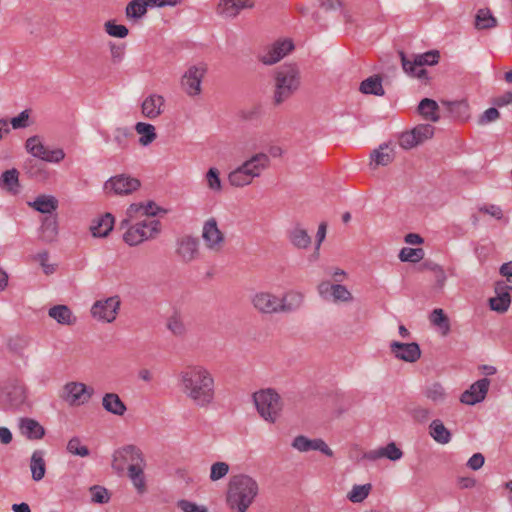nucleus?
<instances>
[{"label": "nucleus", "instance_id": "nucleus-1", "mask_svg": "<svg viewBox=\"0 0 512 512\" xmlns=\"http://www.w3.org/2000/svg\"><path fill=\"white\" fill-rule=\"evenodd\" d=\"M181 392L195 407L206 409L215 400L216 388L213 374L203 365H188L178 374Z\"/></svg>", "mask_w": 512, "mask_h": 512}, {"label": "nucleus", "instance_id": "nucleus-2", "mask_svg": "<svg viewBox=\"0 0 512 512\" xmlns=\"http://www.w3.org/2000/svg\"><path fill=\"white\" fill-rule=\"evenodd\" d=\"M112 466L118 472L128 471V477L132 481L138 493L146 491L144 475L145 460L139 448L134 445L125 446L114 453Z\"/></svg>", "mask_w": 512, "mask_h": 512}, {"label": "nucleus", "instance_id": "nucleus-3", "mask_svg": "<svg viewBox=\"0 0 512 512\" xmlns=\"http://www.w3.org/2000/svg\"><path fill=\"white\" fill-rule=\"evenodd\" d=\"M301 75L296 64H285L273 73L272 103L280 106L290 99L300 88Z\"/></svg>", "mask_w": 512, "mask_h": 512}, {"label": "nucleus", "instance_id": "nucleus-4", "mask_svg": "<svg viewBox=\"0 0 512 512\" xmlns=\"http://www.w3.org/2000/svg\"><path fill=\"white\" fill-rule=\"evenodd\" d=\"M257 482L248 475H236L229 483L227 503L232 510L246 512L258 494Z\"/></svg>", "mask_w": 512, "mask_h": 512}, {"label": "nucleus", "instance_id": "nucleus-5", "mask_svg": "<svg viewBox=\"0 0 512 512\" xmlns=\"http://www.w3.org/2000/svg\"><path fill=\"white\" fill-rule=\"evenodd\" d=\"M253 401L260 416L270 423H274L282 410L279 394L273 389L257 391L253 394Z\"/></svg>", "mask_w": 512, "mask_h": 512}, {"label": "nucleus", "instance_id": "nucleus-6", "mask_svg": "<svg viewBox=\"0 0 512 512\" xmlns=\"http://www.w3.org/2000/svg\"><path fill=\"white\" fill-rule=\"evenodd\" d=\"M403 70L410 76L419 79L428 80L427 70L423 67L425 65H435L438 63L440 54L438 51L433 50L420 55H412L408 58L403 51L399 52Z\"/></svg>", "mask_w": 512, "mask_h": 512}, {"label": "nucleus", "instance_id": "nucleus-7", "mask_svg": "<svg viewBox=\"0 0 512 512\" xmlns=\"http://www.w3.org/2000/svg\"><path fill=\"white\" fill-rule=\"evenodd\" d=\"M161 232V222L156 219H144L130 226L123 235L129 246H136L144 241L156 238Z\"/></svg>", "mask_w": 512, "mask_h": 512}, {"label": "nucleus", "instance_id": "nucleus-8", "mask_svg": "<svg viewBox=\"0 0 512 512\" xmlns=\"http://www.w3.org/2000/svg\"><path fill=\"white\" fill-rule=\"evenodd\" d=\"M206 73L207 65L204 63L190 66L181 78L183 91L191 97L200 95L202 92L201 83Z\"/></svg>", "mask_w": 512, "mask_h": 512}, {"label": "nucleus", "instance_id": "nucleus-9", "mask_svg": "<svg viewBox=\"0 0 512 512\" xmlns=\"http://www.w3.org/2000/svg\"><path fill=\"white\" fill-rule=\"evenodd\" d=\"M26 150L35 158L46 162H60L65 153L62 149L48 150L38 136L29 137L25 143Z\"/></svg>", "mask_w": 512, "mask_h": 512}, {"label": "nucleus", "instance_id": "nucleus-10", "mask_svg": "<svg viewBox=\"0 0 512 512\" xmlns=\"http://www.w3.org/2000/svg\"><path fill=\"white\" fill-rule=\"evenodd\" d=\"M94 393L93 388L81 382H69L63 388L62 398L71 406L87 403Z\"/></svg>", "mask_w": 512, "mask_h": 512}, {"label": "nucleus", "instance_id": "nucleus-11", "mask_svg": "<svg viewBox=\"0 0 512 512\" xmlns=\"http://www.w3.org/2000/svg\"><path fill=\"white\" fill-rule=\"evenodd\" d=\"M202 238L208 250L219 253L225 245L224 233L218 228L215 218L208 219L202 229Z\"/></svg>", "mask_w": 512, "mask_h": 512}, {"label": "nucleus", "instance_id": "nucleus-12", "mask_svg": "<svg viewBox=\"0 0 512 512\" xmlns=\"http://www.w3.org/2000/svg\"><path fill=\"white\" fill-rule=\"evenodd\" d=\"M140 185L137 178L121 174L108 179L104 184V191L107 194L128 195L138 190Z\"/></svg>", "mask_w": 512, "mask_h": 512}, {"label": "nucleus", "instance_id": "nucleus-13", "mask_svg": "<svg viewBox=\"0 0 512 512\" xmlns=\"http://www.w3.org/2000/svg\"><path fill=\"white\" fill-rule=\"evenodd\" d=\"M119 308L120 299L114 296L96 301L91 308V314L98 321L111 323L116 319Z\"/></svg>", "mask_w": 512, "mask_h": 512}, {"label": "nucleus", "instance_id": "nucleus-14", "mask_svg": "<svg viewBox=\"0 0 512 512\" xmlns=\"http://www.w3.org/2000/svg\"><path fill=\"white\" fill-rule=\"evenodd\" d=\"M293 49L294 44L291 40H277L259 56V60L265 65H273L280 61Z\"/></svg>", "mask_w": 512, "mask_h": 512}, {"label": "nucleus", "instance_id": "nucleus-15", "mask_svg": "<svg viewBox=\"0 0 512 512\" xmlns=\"http://www.w3.org/2000/svg\"><path fill=\"white\" fill-rule=\"evenodd\" d=\"M511 290L512 286L505 281H497L494 285L495 296L489 299L491 310L498 313L506 312L511 304Z\"/></svg>", "mask_w": 512, "mask_h": 512}, {"label": "nucleus", "instance_id": "nucleus-16", "mask_svg": "<svg viewBox=\"0 0 512 512\" xmlns=\"http://www.w3.org/2000/svg\"><path fill=\"white\" fill-rule=\"evenodd\" d=\"M253 307L262 314H276L279 313L280 300L276 295L261 291L255 293L251 298Z\"/></svg>", "mask_w": 512, "mask_h": 512}, {"label": "nucleus", "instance_id": "nucleus-17", "mask_svg": "<svg viewBox=\"0 0 512 512\" xmlns=\"http://www.w3.org/2000/svg\"><path fill=\"white\" fill-rule=\"evenodd\" d=\"M490 380L482 378L473 383L467 390L460 396V402L465 405H475L482 402L488 393Z\"/></svg>", "mask_w": 512, "mask_h": 512}, {"label": "nucleus", "instance_id": "nucleus-18", "mask_svg": "<svg viewBox=\"0 0 512 512\" xmlns=\"http://www.w3.org/2000/svg\"><path fill=\"white\" fill-rule=\"evenodd\" d=\"M177 256L185 263L196 259L199 255V240L192 236H184L177 240Z\"/></svg>", "mask_w": 512, "mask_h": 512}, {"label": "nucleus", "instance_id": "nucleus-19", "mask_svg": "<svg viewBox=\"0 0 512 512\" xmlns=\"http://www.w3.org/2000/svg\"><path fill=\"white\" fill-rule=\"evenodd\" d=\"M392 353L395 357L406 362H415L421 356V350L417 343H401L394 341L390 345Z\"/></svg>", "mask_w": 512, "mask_h": 512}, {"label": "nucleus", "instance_id": "nucleus-20", "mask_svg": "<svg viewBox=\"0 0 512 512\" xmlns=\"http://www.w3.org/2000/svg\"><path fill=\"white\" fill-rule=\"evenodd\" d=\"M293 448L300 452H307L310 450H318L327 456H332L333 452L322 439H308L303 435L294 438L292 442Z\"/></svg>", "mask_w": 512, "mask_h": 512}, {"label": "nucleus", "instance_id": "nucleus-21", "mask_svg": "<svg viewBox=\"0 0 512 512\" xmlns=\"http://www.w3.org/2000/svg\"><path fill=\"white\" fill-rule=\"evenodd\" d=\"M19 430L29 440H40L45 435L44 427L35 419L28 417L19 419Z\"/></svg>", "mask_w": 512, "mask_h": 512}, {"label": "nucleus", "instance_id": "nucleus-22", "mask_svg": "<svg viewBox=\"0 0 512 512\" xmlns=\"http://www.w3.org/2000/svg\"><path fill=\"white\" fill-rule=\"evenodd\" d=\"M254 6V0H221L218 11L225 17H236L243 9Z\"/></svg>", "mask_w": 512, "mask_h": 512}, {"label": "nucleus", "instance_id": "nucleus-23", "mask_svg": "<svg viewBox=\"0 0 512 512\" xmlns=\"http://www.w3.org/2000/svg\"><path fill=\"white\" fill-rule=\"evenodd\" d=\"M164 103L163 96L152 94L144 99L141 106L142 114L149 119H155L162 113Z\"/></svg>", "mask_w": 512, "mask_h": 512}, {"label": "nucleus", "instance_id": "nucleus-24", "mask_svg": "<svg viewBox=\"0 0 512 512\" xmlns=\"http://www.w3.org/2000/svg\"><path fill=\"white\" fill-rule=\"evenodd\" d=\"M0 188L11 195H17L20 192L19 171L16 168L6 170L1 174Z\"/></svg>", "mask_w": 512, "mask_h": 512}, {"label": "nucleus", "instance_id": "nucleus-25", "mask_svg": "<svg viewBox=\"0 0 512 512\" xmlns=\"http://www.w3.org/2000/svg\"><path fill=\"white\" fill-rule=\"evenodd\" d=\"M403 456V452L394 442L387 444L377 450H371L365 454V458L369 460H377L379 458H387L391 461H397Z\"/></svg>", "mask_w": 512, "mask_h": 512}, {"label": "nucleus", "instance_id": "nucleus-26", "mask_svg": "<svg viewBox=\"0 0 512 512\" xmlns=\"http://www.w3.org/2000/svg\"><path fill=\"white\" fill-rule=\"evenodd\" d=\"M270 164L269 156L265 153H257L251 158L246 160L241 166H247V172H250L251 177L254 179L259 177L261 173L268 168Z\"/></svg>", "mask_w": 512, "mask_h": 512}, {"label": "nucleus", "instance_id": "nucleus-27", "mask_svg": "<svg viewBox=\"0 0 512 512\" xmlns=\"http://www.w3.org/2000/svg\"><path fill=\"white\" fill-rule=\"evenodd\" d=\"M114 217L110 213L97 218L90 227L94 237H106L113 229Z\"/></svg>", "mask_w": 512, "mask_h": 512}, {"label": "nucleus", "instance_id": "nucleus-28", "mask_svg": "<svg viewBox=\"0 0 512 512\" xmlns=\"http://www.w3.org/2000/svg\"><path fill=\"white\" fill-rule=\"evenodd\" d=\"M48 315L61 325H74L77 320L71 309L66 305H55L51 307L48 311Z\"/></svg>", "mask_w": 512, "mask_h": 512}, {"label": "nucleus", "instance_id": "nucleus-29", "mask_svg": "<svg viewBox=\"0 0 512 512\" xmlns=\"http://www.w3.org/2000/svg\"><path fill=\"white\" fill-rule=\"evenodd\" d=\"M103 408L114 415L123 416L127 410L126 405L116 393H106L102 399Z\"/></svg>", "mask_w": 512, "mask_h": 512}, {"label": "nucleus", "instance_id": "nucleus-30", "mask_svg": "<svg viewBox=\"0 0 512 512\" xmlns=\"http://www.w3.org/2000/svg\"><path fill=\"white\" fill-rule=\"evenodd\" d=\"M498 25L497 19L489 8H481L475 15L474 26L477 30H488Z\"/></svg>", "mask_w": 512, "mask_h": 512}, {"label": "nucleus", "instance_id": "nucleus-31", "mask_svg": "<svg viewBox=\"0 0 512 512\" xmlns=\"http://www.w3.org/2000/svg\"><path fill=\"white\" fill-rule=\"evenodd\" d=\"M30 469L32 473V479L34 481H40L44 478L46 472V463L44 460V452L42 450H36L33 452L30 461Z\"/></svg>", "mask_w": 512, "mask_h": 512}, {"label": "nucleus", "instance_id": "nucleus-32", "mask_svg": "<svg viewBox=\"0 0 512 512\" xmlns=\"http://www.w3.org/2000/svg\"><path fill=\"white\" fill-rule=\"evenodd\" d=\"M279 313H287L298 309L303 301V295L298 292H287L283 297L279 298Z\"/></svg>", "mask_w": 512, "mask_h": 512}, {"label": "nucleus", "instance_id": "nucleus-33", "mask_svg": "<svg viewBox=\"0 0 512 512\" xmlns=\"http://www.w3.org/2000/svg\"><path fill=\"white\" fill-rule=\"evenodd\" d=\"M360 92L363 94H372L375 96H383L385 90L382 86V79L378 75L370 76L363 80L359 87Z\"/></svg>", "mask_w": 512, "mask_h": 512}, {"label": "nucleus", "instance_id": "nucleus-34", "mask_svg": "<svg viewBox=\"0 0 512 512\" xmlns=\"http://www.w3.org/2000/svg\"><path fill=\"white\" fill-rule=\"evenodd\" d=\"M288 237L292 245L298 249H307L312 242L308 232L300 226H295L289 231Z\"/></svg>", "mask_w": 512, "mask_h": 512}, {"label": "nucleus", "instance_id": "nucleus-35", "mask_svg": "<svg viewBox=\"0 0 512 512\" xmlns=\"http://www.w3.org/2000/svg\"><path fill=\"white\" fill-rule=\"evenodd\" d=\"M430 436L440 444H447L451 440V432L439 419L433 420L429 426Z\"/></svg>", "mask_w": 512, "mask_h": 512}, {"label": "nucleus", "instance_id": "nucleus-36", "mask_svg": "<svg viewBox=\"0 0 512 512\" xmlns=\"http://www.w3.org/2000/svg\"><path fill=\"white\" fill-rule=\"evenodd\" d=\"M247 166H239L228 175L229 183L234 187H243L252 183L251 173L247 172Z\"/></svg>", "mask_w": 512, "mask_h": 512}, {"label": "nucleus", "instance_id": "nucleus-37", "mask_svg": "<svg viewBox=\"0 0 512 512\" xmlns=\"http://www.w3.org/2000/svg\"><path fill=\"white\" fill-rule=\"evenodd\" d=\"M42 239L46 242H53L58 234L57 217L53 215L46 216L43 219L42 226Z\"/></svg>", "mask_w": 512, "mask_h": 512}, {"label": "nucleus", "instance_id": "nucleus-38", "mask_svg": "<svg viewBox=\"0 0 512 512\" xmlns=\"http://www.w3.org/2000/svg\"><path fill=\"white\" fill-rule=\"evenodd\" d=\"M371 159L375 162V166H386L393 161L394 150L389 145L383 144L372 152Z\"/></svg>", "mask_w": 512, "mask_h": 512}, {"label": "nucleus", "instance_id": "nucleus-39", "mask_svg": "<svg viewBox=\"0 0 512 512\" xmlns=\"http://www.w3.org/2000/svg\"><path fill=\"white\" fill-rule=\"evenodd\" d=\"M32 207L43 214H51L57 209L58 200L53 196L41 195L35 199Z\"/></svg>", "mask_w": 512, "mask_h": 512}, {"label": "nucleus", "instance_id": "nucleus-40", "mask_svg": "<svg viewBox=\"0 0 512 512\" xmlns=\"http://www.w3.org/2000/svg\"><path fill=\"white\" fill-rule=\"evenodd\" d=\"M135 130L140 135L139 143L142 146L149 145L157 137V134L155 132V127L152 124L138 122L135 126Z\"/></svg>", "mask_w": 512, "mask_h": 512}, {"label": "nucleus", "instance_id": "nucleus-41", "mask_svg": "<svg viewBox=\"0 0 512 512\" xmlns=\"http://www.w3.org/2000/svg\"><path fill=\"white\" fill-rule=\"evenodd\" d=\"M438 108L437 102L429 98L422 99L418 105L419 113L433 122L439 120V115L437 114Z\"/></svg>", "mask_w": 512, "mask_h": 512}, {"label": "nucleus", "instance_id": "nucleus-42", "mask_svg": "<svg viewBox=\"0 0 512 512\" xmlns=\"http://www.w3.org/2000/svg\"><path fill=\"white\" fill-rule=\"evenodd\" d=\"M448 111L456 118L465 120L469 117V105L466 101H442Z\"/></svg>", "mask_w": 512, "mask_h": 512}, {"label": "nucleus", "instance_id": "nucleus-43", "mask_svg": "<svg viewBox=\"0 0 512 512\" xmlns=\"http://www.w3.org/2000/svg\"><path fill=\"white\" fill-rule=\"evenodd\" d=\"M147 0H132L126 7V15L130 18H140L147 12Z\"/></svg>", "mask_w": 512, "mask_h": 512}, {"label": "nucleus", "instance_id": "nucleus-44", "mask_svg": "<svg viewBox=\"0 0 512 512\" xmlns=\"http://www.w3.org/2000/svg\"><path fill=\"white\" fill-rule=\"evenodd\" d=\"M425 396L434 403H442L446 398L444 387L438 383H432L427 386L424 392Z\"/></svg>", "mask_w": 512, "mask_h": 512}, {"label": "nucleus", "instance_id": "nucleus-45", "mask_svg": "<svg viewBox=\"0 0 512 512\" xmlns=\"http://www.w3.org/2000/svg\"><path fill=\"white\" fill-rule=\"evenodd\" d=\"M371 490L372 485L370 483L364 485H355L348 493L347 497L353 503H360L368 497Z\"/></svg>", "mask_w": 512, "mask_h": 512}, {"label": "nucleus", "instance_id": "nucleus-46", "mask_svg": "<svg viewBox=\"0 0 512 512\" xmlns=\"http://www.w3.org/2000/svg\"><path fill=\"white\" fill-rule=\"evenodd\" d=\"M430 321L433 325L443 329V334L446 335L450 330V323L444 311L440 308L434 309L430 314Z\"/></svg>", "mask_w": 512, "mask_h": 512}, {"label": "nucleus", "instance_id": "nucleus-47", "mask_svg": "<svg viewBox=\"0 0 512 512\" xmlns=\"http://www.w3.org/2000/svg\"><path fill=\"white\" fill-rule=\"evenodd\" d=\"M28 345L29 339L25 336L20 335L10 337L7 342L9 351L17 355H22L24 350L28 347Z\"/></svg>", "mask_w": 512, "mask_h": 512}, {"label": "nucleus", "instance_id": "nucleus-48", "mask_svg": "<svg viewBox=\"0 0 512 512\" xmlns=\"http://www.w3.org/2000/svg\"><path fill=\"white\" fill-rule=\"evenodd\" d=\"M423 257L424 250L422 248L404 247L399 253V258L403 262H419Z\"/></svg>", "mask_w": 512, "mask_h": 512}, {"label": "nucleus", "instance_id": "nucleus-49", "mask_svg": "<svg viewBox=\"0 0 512 512\" xmlns=\"http://www.w3.org/2000/svg\"><path fill=\"white\" fill-rule=\"evenodd\" d=\"M67 451L70 454L80 457H87L90 454L88 447L82 445L81 440L78 437H73L68 441Z\"/></svg>", "mask_w": 512, "mask_h": 512}, {"label": "nucleus", "instance_id": "nucleus-50", "mask_svg": "<svg viewBox=\"0 0 512 512\" xmlns=\"http://www.w3.org/2000/svg\"><path fill=\"white\" fill-rule=\"evenodd\" d=\"M104 28L107 34L112 37L125 38L129 30L125 25L116 24L115 21L109 20L104 24Z\"/></svg>", "mask_w": 512, "mask_h": 512}, {"label": "nucleus", "instance_id": "nucleus-51", "mask_svg": "<svg viewBox=\"0 0 512 512\" xmlns=\"http://www.w3.org/2000/svg\"><path fill=\"white\" fill-rule=\"evenodd\" d=\"M434 127L430 124H420L413 128L414 134L419 142V144L423 143L425 140H428L434 135Z\"/></svg>", "mask_w": 512, "mask_h": 512}, {"label": "nucleus", "instance_id": "nucleus-52", "mask_svg": "<svg viewBox=\"0 0 512 512\" xmlns=\"http://www.w3.org/2000/svg\"><path fill=\"white\" fill-rule=\"evenodd\" d=\"M138 216H145L144 203L131 204L126 211V218L121 222V226L123 227Z\"/></svg>", "mask_w": 512, "mask_h": 512}, {"label": "nucleus", "instance_id": "nucleus-53", "mask_svg": "<svg viewBox=\"0 0 512 512\" xmlns=\"http://www.w3.org/2000/svg\"><path fill=\"white\" fill-rule=\"evenodd\" d=\"M167 328L175 336H183L186 333V327L184 322L179 316H171L167 321Z\"/></svg>", "mask_w": 512, "mask_h": 512}, {"label": "nucleus", "instance_id": "nucleus-54", "mask_svg": "<svg viewBox=\"0 0 512 512\" xmlns=\"http://www.w3.org/2000/svg\"><path fill=\"white\" fill-rule=\"evenodd\" d=\"M229 472V465L226 462H216L212 464L210 471L211 481H218L224 478Z\"/></svg>", "mask_w": 512, "mask_h": 512}, {"label": "nucleus", "instance_id": "nucleus-55", "mask_svg": "<svg viewBox=\"0 0 512 512\" xmlns=\"http://www.w3.org/2000/svg\"><path fill=\"white\" fill-rule=\"evenodd\" d=\"M219 170L217 168H210L206 174V180L208 187L216 192H220L222 189L221 180L219 176Z\"/></svg>", "mask_w": 512, "mask_h": 512}, {"label": "nucleus", "instance_id": "nucleus-56", "mask_svg": "<svg viewBox=\"0 0 512 512\" xmlns=\"http://www.w3.org/2000/svg\"><path fill=\"white\" fill-rule=\"evenodd\" d=\"M332 297L334 301L348 302L352 300V294L343 285L334 284L332 287Z\"/></svg>", "mask_w": 512, "mask_h": 512}, {"label": "nucleus", "instance_id": "nucleus-57", "mask_svg": "<svg viewBox=\"0 0 512 512\" xmlns=\"http://www.w3.org/2000/svg\"><path fill=\"white\" fill-rule=\"evenodd\" d=\"M399 144L404 149H411L419 145V142L414 134L413 129L401 134L399 138Z\"/></svg>", "mask_w": 512, "mask_h": 512}, {"label": "nucleus", "instance_id": "nucleus-58", "mask_svg": "<svg viewBox=\"0 0 512 512\" xmlns=\"http://www.w3.org/2000/svg\"><path fill=\"white\" fill-rule=\"evenodd\" d=\"M92 501L95 503H107L110 499L109 493L106 488L101 486H93L91 489Z\"/></svg>", "mask_w": 512, "mask_h": 512}, {"label": "nucleus", "instance_id": "nucleus-59", "mask_svg": "<svg viewBox=\"0 0 512 512\" xmlns=\"http://www.w3.org/2000/svg\"><path fill=\"white\" fill-rule=\"evenodd\" d=\"M326 231H327V224L325 222H322L320 223L319 227H318V231H317V234H316V246H315V251L314 253L311 255V257L313 258V260H317L319 258V250H320V246L322 244V242L324 241L325 237H326Z\"/></svg>", "mask_w": 512, "mask_h": 512}, {"label": "nucleus", "instance_id": "nucleus-60", "mask_svg": "<svg viewBox=\"0 0 512 512\" xmlns=\"http://www.w3.org/2000/svg\"><path fill=\"white\" fill-rule=\"evenodd\" d=\"M177 507L182 512H208L204 506H198L196 503L182 499L177 502Z\"/></svg>", "mask_w": 512, "mask_h": 512}, {"label": "nucleus", "instance_id": "nucleus-61", "mask_svg": "<svg viewBox=\"0 0 512 512\" xmlns=\"http://www.w3.org/2000/svg\"><path fill=\"white\" fill-rule=\"evenodd\" d=\"M499 117H500L499 111L496 108L491 107V108L487 109L486 111H484V113L479 117L478 124L486 125L490 122L496 121L497 119H499Z\"/></svg>", "mask_w": 512, "mask_h": 512}, {"label": "nucleus", "instance_id": "nucleus-62", "mask_svg": "<svg viewBox=\"0 0 512 512\" xmlns=\"http://www.w3.org/2000/svg\"><path fill=\"white\" fill-rule=\"evenodd\" d=\"M36 258L39 261V263L46 275L54 273L55 266L48 263L49 254L47 251H42V252L38 253Z\"/></svg>", "mask_w": 512, "mask_h": 512}, {"label": "nucleus", "instance_id": "nucleus-63", "mask_svg": "<svg viewBox=\"0 0 512 512\" xmlns=\"http://www.w3.org/2000/svg\"><path fill=\"white\" fill-rule=\"evenodd\" d=\"M411 415L414 420L418 422H425L430 416V410L422 406H417L412 409Z\"/></svg>", "mask_w": 512, "mask_h": 512}, {"label": "nucleus", "instance_id": "nucleus-64", "mask_svg": "<svg viewBox=\"0 0 512 512\" xmlns=\"http://www.w3.org/2000/svg\"><path fill=\"white\" fill-rule=\"evenodd\" d=\"M485 462V458L481 453L473 454L467 462V466L472 470H479Z\"/></svg>", "mask_w": 512, "mask_h": 512}]
</instances>
